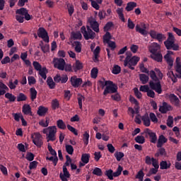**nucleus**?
<instances>
[{
	"label": "nucleus",
	"mask_w": 181,
	"mask_h": 181,
	"mask_svg": "<svg viewBox=\"0 0 181 181\" xmlns=\"http://www.w3.org/2000/svg\"><path fill=\"white\" fill-rule=\"evenodd\" d=\"M164 59H165V62H167V64H168V66H170V67L173 66V59H172V57H168V55L164 56Z\"/></svg>",
	"instance_id": "obj_48"
},
{
	"label": "nucleus",
	"mask_w": 181,
	"mask_h": 181,
	"mask_svg": "<svg viewBox=\"0 0 181 181\" xmlns=\"http://www.w3.org/2000/svg\"><path fill=\"white\" fill-rule=\"evenodd\" d=\"M174 43H175V36H173V34L172 33H168V37L167 40L164 42V45L167 50L172 49V47L173 46Z\"/></svg>",
	"instance_id": "obj_12"
},
{
	"label": "nucleus",
	"mask_w": 181,
	"mask_h": 181,
	"mask_svg": "<svg viewBox=\"0 0 181 181\" xmlns=\"http://www.w3.org/2000/svg\"><path fill=\"white\" fill-rule=\"evenodd\" d=\"M39 71L40 76L43 78L44 80H46L47 78V76L46 74H47V69L46 67L42 68Z\"/></svg>",
	"instance_id": "obj_35"
},
{
	"label": "nucleus",
	"mask_w": 181,
	"mask_h": 181,
	"mask_svg": "<svg viewBox=\"0 0 181 181\" xmlns=\"http://www.w3.org/2000/svg\"><path fill=\"white\" fill-rule=\"evenodd\" d=\"M71 36L74 38V40H81L83 37V35H81V33H80V31H78L76 33L72 32Z\"/></svg>",
	"instance_id": "obj_32"
},
{
	"label": "nucleus",
	"mask_w": 181,
	"mask_h": 181,
	"mask_svg": "<svg viewBox=\"0 0 181 181\" xmlns=\"http://www.w3.org/2000/svg\"><path fill=\"white\" fill-rule=\"evenodd\" d=\"M30 97L31 101H35L37 97V90H36V88L35 87L30 88Z\"/></svg>",
	"instance_id": "obj_22"
},
{
	"label": "nucleus",
	"mask_w": 181,
	"mask_h": 181,
	"mask_svg": "<svg viewBox=\"0 0 181 181\" xmlns=\"http://www.w3.org/2000/svg\"><path fill=\"white\" fill-rule=\"evenodd\" d=\"M148 74H150V77L153 81H158L159 78L156 76V73L153 70H151L150 72H148Z\"/></svg>",
	"instance_id": "obj_49"
},
{
	"label": "nucleus",
	"mask_w": 181,
	"mask_h": 181,
	"mask_svg": "<svg viewBox=\"0 0 181 181\" xmlns=\"http://www.w3.org/2000/svg\"><path fill=\"white\" fill-rule=\"evenodd\" d=\"M81 32L83 35L85 40H90H90H93V39H95V33L88 25L86 26H86H82L81 28Z\"/></svg>",
	"instance_id": "obj_3"
},
{
	"label": "nucleus",
	"mask_w": 181,
	"mask_h": 181,
	"mask_svg": "<svg viewBox=\"0 0 181 181\" xmlns=\"http://www.w3.org/2000/svg\"><path fill=\"white\" fill-rule=\"evenodd\" d=\"M90 75L92 78H97V76H98V69L97 68H93L90 71Z\"/></svg>",
	"instance_id": "obj_53"
},
{
	"label": "nucleus",
	"mask_w": 181,
	"mask_h": 181,
	"mask_svg": "<svg viewBox=\"0 0 181 181\" xmlns=\"http://www.w3.org/2000/svg\"><path fill=\"white\" fill-rule=\"evenodd\" d=\"M141 135H144L146 138L149 136L150 142H151V144H156L158 141V136H156V133L152 132L150 129H145Z\"/></svg>",
	"instance_id": "obj_4"
},
{
	"label": "nucleus",
	"mask_w": 181,
	"mask_h": 181,
	"mask_svg": "<svg viewBox=\"0 0 181 181\" xmlns=\"http://www.w3.org/2000/svg\"><path fill=\"white\" fill-rule=\"evenodd\" d=\"M60 107V103H59V100L57 99H54L52 101V110H57Z\"/></svg>",
	"instance_id": "obj_47"
},
{
	"label": "nucleus",
	"mask_w": 181,
	"mask_h": 181,
	"mask_svg": "<svg viewBox=\"0 0 181 181\" xmlns=\"http://www.w3.org/2000/svg\"><path fill=\"white\" fill-rule=\"evenodd\" d=\"M122 170H124V168L122 166L119 165L116 172L113 173V177H118V176H121V173H122Z\"/></svg>",
	"instance_id": "obj_40"
},
{
	"label": "nucleus",
	"mask_w": 181,
	"mask_h": 181,
	"mask_svg": "<svg viewBox=\"0 0 181 181\" xmlns=\"http://www.w3.org/2000/svg\"><path fill=\"white\" fill-rule=\"evenodd\" d=\"M159 111L161 114H166L168 111H172V106L166 102L163 103V105L160 106Z\"/></svg>",
	"instance_id": "obj_17"
},
{
	"label": "nucleus",
	"mask_w": 181,
	"mask_h": 181,
	"mask_svg": "<svg viewBox=\"0 0 181 181\" xmlns=\"http://www.w3.org/2000/svg\"><path fill=\"white\" fill-rule=\"evenodd\" d=\"M141 121H143L145 127H151V119H149V115L148 113H146L141 117Z\"/></svg>",
	"instance_id": "obj_20"
},
{
	"label": "nucleus",
	"mask_w": 181,
	"mask_h": 181,
	"mask_svg": "<svg viewBox=\"0 0 181 181\" xmlns=\"http://www.w3.org/2000/svg\"><path fill=\"white\" fill-rule=\"evenodd\" d=\"M150 81L149 86L151 90H153L156 91V93H158V94H162V85H160V81Z\"/></svg>",
	"instance_id": "obj_9"
},
{
	"label": "nucleus",
	"mask_w": 181,
	"mask_h": 181,
	"mask_svg": "<svg viewBox=\"0 0 181 181\" xmlns=\"http://www.w3.org/2000/svg\"><path fill=\"white\" fill-rule=\"evenodd\" d=\"M70 81L74 88H78V87L83 84V79L81 78H77L76 76L71 77Z\"/></svg>",
	"instance_id": "obj_14"
},
{
	"label": "nucleus",
	"mask_w": 181,
	"mask_h": 181,
	"mask_svg": "<svg viewBox=\"0 0 181 181\" xmlns=\"http://www.w3.org/2000/svg\"><path fill=\"white\" fill-rule=\"evenodd\" d=\"M98 16L100 21L103 19H105V16H107V13L104 10H101L98 13Z\"/></svg>",
	"instance_id": "obj_61"
},
{
	"label": "nucleus",
	"mask_w": 181,
	"mask_h": 181,
	"mask_svg": "<svg viewBox=\"0 0 181 181\" xmlns=\"http://www.w3.org/2000/svg\"><path fill=\"white\" fill-rule=\"evenodd\" d=\"M31 138L33 139V143L37 148H42L43 146V139L42 138V134H40V133H34L32 134Z\"/></svg>",
	"instance_id": "obj_5"
},
{
	"label": "nucleus",
	"mask_w": 181,
	"mask_h": 181,
	"mask_svg": "<svg viewBox=\"0 0 181 181\" xmlns=\"http://www.w3.org/2000/svg\"><path fill=\"white\" fill-rule=\"evenodd\" d=\"M156 158H159V156H166V150L163 147H160L158 149L156 153L155 154Z\"/></svg>",
	"instance_id": "obj_27"
},
{
	"label": "nucleus",
	"mask_w": 181,
	"mask_h": 181,
	"mask_svg": "<svg viewBox=\"0 0 181 181\" xmlns=\"http://www.w3.org/2000/svg\"><path fill=\"white\" fill-rule=\"evenodd\" d=\"M74 45H75V52H76V53H81V42L74 41Z\"/></svg>",
	"instance_id": "obj_37"
},
{
	"label": "nucleus",
	"mask_w": 181,
	"mask_h": 181,
	"mask_svg": "<svg viewBox=\"0 0 181 181\" xmlns=\"http://www.w3.org/2000/svg\"><path fill=\"white\" fill-rule=\"evenodd\" d=\"M112 73V74H119L121 73V66L118 65H114Z\"/></svg>",
	"instance_id": "obj_46"
},
{
	"label": "nucleus",
	"mask_w": 181,
	"mask_h": 181,
	"mask_svg": "<svg viewBox=\"0 0 181 181\" xmlns=\"http://www.w3.org/2000/svg\"><path fill=\"white\" fill-rule=\"evenodd\" d=\"M170 166H172V164L170 163H168L167 161L162 160L160 163V169H161L162 170H163L165 169H169V168H170Z\"/></svg>",
	"instance_id": "obj_31"
},
{
	"label": "nucleus",
	"mask_w": 181,
	"mask_h": 181,
	"mask_svg": "<svg viewBox=\"0 0 181 181\" xmlns=\"http://www.w3.org/2000/svg\"><path fill=\"white\" fill-rule=\"evenodd\" d=\"M66 6L68 8V12H69V16H71V15L74 13V6H73V4H67Z\"/></svg>",
	"instance_id": "obj_52"
},
{
	"label": "nucleus",
	"mask_w": 181,
	"mask_h": 181,
	"mask_svg": "<svg viewBox=\"0 0 181 181\" xmlns=\"http://www.w3.org/2000/svg\"><path fill=\"white\" fill-rule=\"evenodd\" d=\"M111 39H112L111 33H110V32H106L103 35V43H110V42H111Z\"/></svg>",
	"instance_id": "obj_34"
},
{
	"label": "nucleus",
	"mask_w": 181,
	"mask_h": 181,
	"mask_svg": "<svg viewBox=\"0 0 181 181\" xmlns=\"http://www.w3.org/2000/svg\"><path fill=\"white\" fill-rule=\"evenodd\" d=\"M83 67V63L78 60H76L75 64L73 65L74 71H78V70H81Z\"/></svg>",
	"instance_id": "obj_28"
},
{
	"label": "nucleus",
	"mask_w": 181,
	"mask_h": 181,
	"mask_svg": "<svg viewBox=\"0 0 181 181\" xmlns=\"http://www.w3.org/2000/svg\"><path fill=\"white\" fill-rule=\"evenodd\" d=\"M124 156H125V155L122 152L116 151L115 153V158H116L117 162H120Z\"/></svg>",
	"instance_id": "obj_43"
},
{
	"label": "nucleus",
	"mask_w": 181,
	"mask_h": 181,
	"mask_svg": "<svg viewBox=\"0 0 181 181\" xmlns=\"http://www.w3.org/2000/svg\"><path fill=\"white\" fill-rule=\"evenodd\" d=\"M166 142H168V139H166V137H165L163 134L160 135L157 141V148H162L163 146V144H166Z\"/></svg>",
	"instance_id": "obj_18"
},
{
	"label": "nucleus",
	"mask_w": 181,
	"mask_h": 181,
	"mask_svg": "<svg viewBox=\"0 0 181 181\" xmlns=\"http://www.w3.org/2000/svg\"><path fill=\"white\" fill-rule=\"evenodd\" d=\"M105 175L107 176V179H109V180H114V175H113L112 170H111V169L107 170L105 172Z\"/></svg>",
	"instance_id": "obj_36"
},
{
	"label": "nucleus",
	"mask_w": 181,
	"mask_h": 181,
	"mask_svg": "<svg viewBox=\"0 0 181 181\" xmlns=\"http://www.w3.org/2000/svg\"><path fill=\"white\" fill-rule=\"evenodd\" d=\"M66 127H67L69 131L72 132V134H75L76 136L78 135V132H77V129H76V128L73 127L70 124H67Z\"/></svg>",
	"instance_id": "obj_56"
},
{
	"label": "nucleus",
	"mask_w": 181,
	"mask_h": 181,
	"mask_svg": "<svg viewBox=\"0 0 181 181\" xmlns=\"http://www.w3.org/2000/svg\"><path fill=\"white\" fill-rule=\"evenodd\" d=\"M148 50L152 54L159 53V50H160V45L158 44V42H153L148 47Z\"/></svg>",
	"instance_id": "obj_16"
},
{
	"label": "nucleus",
	"mask_w": 181,
	"mask_h": 181,
	"mask_svg": "<svg viewBox=\"0 0 181 181\" xmlns=\"http://www.w3.org/2000/svg\"><path fill=\"white\" fill-rule=\"evenodd\" d=\"M57 127L59 129H66V124L64 123L63 119H58L57 121Z\"/></svg>",
	"instance_id": "obj_38"
},
{
	"label": "nucleus",
	"mask_w": 181,
	"mask_h": 181,
	"mask_svg": "<svg viewBox=\"0 0 181 181\" xmlns=\"http://www.w3.org/2000/svg\"><path fill=\"white\" fill-rule=\"evenodd\" d=\"M175 70L177 73H178L176 74V77H177V78H181V65H179V64L176 65Z\"/></svg>",
	"instance_id": "obj_60"
},
{
	"label": "nucleus",
	"mask_w": 181,
	"mask_h": 181,
	"mask_svg": "<svg viewBox=\"0 0 181 181\" xmlns=\"http://www.w3.org/2000/svg\"><path fill=\"white\" fill-rule=\"evenodd\" d=\"M151 59H153V60H155L158 63H160L163 59V57L162 56V54L160 53V52H158L156 54H151Z\"/></svg>",
	"instance_id": "obj_19"
},
{
	"label": "nucleus",
	"mask_w": 181,
	"mask_h": 181,
	"mask_svg": "<svg viewBox=\"0 0 181 181\" xmlns=\"http://www.w3.org/2000/svg\"><path fill=\"white\" fill-rule=\"evenodd\" d=\"M93 175H95V176H103V170L100 168H95L93 171Z\"/></svg>",
	"instance_id": "obj_50"
},
{
	"label": "nucleus",
	"mask_w": 181,
	"mask_h": 181,
	"mask_svg": "<svg viewBox=\"0 0 181 181\" xmlns=\"http://www.w3.org/2000/svg\"><path fill=\"white\" fill-rule=\"evenodd\" d=\"M134 141L136 142V144H140L142 145L145 142V137H144V136H137L135 137Z\"/></svg>",
	"instance_id": "obj_44"
},
{
	"label": "nucleus",
	"mask_w": 181,
	"mask_h": 181,
	"mask_svg": "<svg viewBox=\"0 0 181 181\" xmlns=\"http://www.w3.org/2000/svg\"><path fill=\"white\" fill-rule=\"evenodd\" d=\"M116 12L122 22H125V17L124 16V8H117Z\"/></svg>",
	"instance_id": "obj_26"
},
{
	"label": "nucleus",
	"mask_w": 181,
	"mask_h": 181,
	"mask_svg": "<svg viewBox=\"0 0 181 181\" xmlns=\"http://www.w3.org/2000/svg\"><path fill=\"white\" fill-rule=\"evenodd\" d=\"M42 134L47 135V142H54L56 141V134H57V127L56 126H49L47 128L43 129Z\"/></svg>",
	"instance_id": "obj_1"
},
{
	"label": "nucleus",
	"mask_w": 181,
	"mask_h": 181,
	"mask_svg": "<svg viewBox=\"0 0 181 181\" xmlns=\"http://www.w3.org/2000/svg\"><path fill=\"white\" fill-rule=\"evenodd\" d=\"M81 161L83 162V163H88V162H90V154L88 153L82 154Z\"/></svg>",
	"instance_id": "obj_41"
},
{
	"label": "nucleus",
	"mask_w": 181,
	"mask_h": 181,
	"mask_svg": "<svg viewBox=\"0 0 181 181\" xmlns=\"http://www.w3.org/2000/svg\"><path fill=\"white\" fill-rule=\"evenodd\" d=\"M112 26H114V23L112 22H107L105 24L104 29L105 31H108V30H110V29H111L112 28Z\"/></svg>",
	"instance_id": "obj_64"
},
{
	"label": "nucleus",
	"mask_w": 181,
	"mask_h": 181,
	"mask_svg": "<svg viewBox=\"0 0 181 181\" xmlns=\"http://www.w3.org/2000/svg\"><path fill=\"white\" fill-rule=\"evenodd\" d=\"M88 139H90V134L88 132H86L83 134V142L85 145H88Z\"/></svg>",
	"instance_id": "obj_58"
},
{
	"label": "nucleus",
	"mask_w": 181,
	"mask_h": 181,
	"mask_svg": "<svg viewBox=\"0 0 181 181\" xmlns=\"http://www.w3.org/2000/svg\"><path fill=\"white\" fill-rule=\"evenodd\" d=\"M127 28L132 30L135 28V23H134V22L132 21V20H131V18H129L127 21Z\"/></svg>",
	"instance_id": "obj_62"
},
{
	"label": "nucleus",
	"mask_w": 181,
	"mask_h": 181,
	"mask_svg": "<svg viewBox=\"0 0 181 181\" xmlns=\"http://www.w3.org/2000/svg\"><path fill=\"white\" fill-rule=\"evenodd\" d=\"M88 23L91 29H93L94 32H95L96 33H100V24L98 23V22H97V20H95V18H89Z\"/></svg>",
	"instance_id": "obj_13"
},
{
	"label": "nucleus",
	"mask_w": 181,
	"mask_h": 181,
	"mask_svg": "<svg viewBox=\"0 0 181 181\" xmlns=\"http://www.w3.org/2000/svg\"><path fill=\"white\" fill-rule=\"evenodd\" d=\"M69 80V77L67 75H62L60 76V74H57L54 77V81L55 83H62V84H64L65 83H67V81Z\"/></svg>",
	"instance_id": "obj_15"
},
{
	"label": "nucleus",
	"mask_w": 181,
	"mask_h": 181,
	"mask_svg": "<svg viewBox=\"0 0 181 181\" xmlns=\"http://www.w3.org/2000/svg\"><path fill=\"white\" fill-rule=\"evenodd\" d=\"M26 100H28V96H26L23 93H20L17 96L18 103H21V101H26Z\"/></svg>",
	"instance_id": "obj_39"
},
{
	"label": "nucleus",
	"mask_w": 181,
	"mask_h": 181,
	"mask_svg": "<svg viewBox=\"0 0 181 181\" xmlns=\"http://www.w3.org/2000/svg\"><path fill=\"white\" fill-rule=\"evenodd\" d=\"M5 98H7L10 103H15L16 101V96L10 93H5Z\"/></svg>",
	"instance_id": "obj_33"
},
{
	"label": "nucleus",
	"mask_w": 181,
	"mask_h": 181,
	"mask_svg": "<svg viewBox=\"0 0 181 181\" xmlns=\"http://www.w3.org/2000/svg\"><path fill=\"white\" fill-rule=\"evenodd\" d=\"M47 84L50 90H53L56 87V83L53 81V78L51 76L47 78Z\"/></svg>",
	"instance_id": "obj_30"
},
{
	"label": "nucleus",
	"mask_w": 181,
	"mask_h": 181,
	"mask_svg": "<svg viewBox=\"0 0 181 181\" xmlns=\"http://www.w3.org/2000/svg\"><path fill=\"white\" fill-rule=\"evenodd\" d=\"M134 8H136V3L134 1H130L127 4L125 9L127 12H131V11H134Z\"/></svg>",
	"instance_id": "obj_24"
},
{
	"label": "nucleus",
	"mask_w": 181,
	"mask_h": 181,
	"mask_svg": "<svg viewBox=\"0 0 181 181\" xmlns=\"http://www.w3.org/2000/svg\"><path fill=\"white\" fill-rule=\"evenodd\" d=\"M37 36L41 37L45 43H49V34L45 28L40 27L37 30Z\"/></svg>",
	"instance_id": "obj_11"
},
{
	"label": "nucleus",
	"mask_w": 181,
	"mask_h": 181,
	"mask_svg": "<svg viewBox=\"0 0 181 181\" xmlns=\"http://www.w3.org/2000/svg\"><path fill=\"white\" fill-rule=\"evenodd\" d=\"M47 111H49V109L47 107H45L43 106H40L38 107V110L37 112V114L40 117H45V115H46V113L47 112Z\"/></svg>",
	"instance_id": "obj_21"
},
{
	"label": "nucleus",
	"mask_w": 181,
	"mask_h": 181,
	"mask_svg": "<svg viewBox=\"0 0 181 181\" xmlns=\"http://www.w3.org/2000/svg\"><path fill=\"white\" fill-rule=\"evenodd\" d=\"M27 12H28V9L25 8H21L20 9H17L16 11V13L17 15H22L23 16H24Z\"/></svg>",
	"instance_id": "obj_51"
},
{
	"label": "nucleus",
	"mask_w": 181,
	"mask_h": 181,
	"mask_svg": "<svg viewBox=\"0 0 181 181\" xmlns=\"http://www.w3.org/2000/svg\"><path fill=\"white\" fill-rule=\"evenodd\" d=\"M118 91V86L114 83V82H112V84H108L104 91H103V95H108V94H115V93H117Z\"/></svg>",
	"instance_id": "obj_8"
},
{
	"label": "nucleus",
	"mask_w": 181,
	"mask_h": 181,
	"mask_svg": "<svg viewBox=\"0 0 181 181\" xmlns=\"http://www.w3.org/2000/svg\"><path fill=\"white\" fill-rule=\"evenodd\" d=\"M46 160H50L51 162H53L54 166H56V165H57V162H59V158H57V156H47L46 157Z\"/></svg>",
	"instance_id": "obj_45"
},
{
	"label": "nucleus",
	"mask_w": 181,
	"mask_h": 181,
	"mask_svg": "<svg viewBox=\"0 0 181 181\" xmlns=\"http://www.w3.org/2000/svg\"><path fill=\"white\" fill-rule=\"evenodd\" d=\"M148 29H149V24L145 23H141L140 25L137 24L136 25V32H138L143 36H146V35H148V31L146 30Z\"/></svg>",
	"instance_id": "obj_7"
},
{
	"label": "nucleus",
	"mask_w": 181,
	"mask_h": 181,
	"mask_svg": "<svg viewBox=\"0 0 181 181\" xmlns=\"http://www.w3.org/2000/svg\"><path fill=\"white\" fill-rule=\"evenodd\" d=\"M65 148L66 151L67 152V153H69V155H71L74 152V148L71 145H66Z\"/></svg>",
	"instance_id": "obj_55"
},
{
	"label": "nucleus",
	"mask_w": 181,
	"mask_h": 181,
	"mask_svg": "<svg viewBox=\"0 0 181 181\" xmlns=\"http://www.w3.org/2000/svg\"><path fill=\"white\" fill-rule=\"evenodd\" d=\"M53 64L54 69H57L58 70L63 71L64 70V66H66V61H64V59L63 58H54Z\"/></svg>",
	"instance_id": "obj_6"
},
{
	"label": "nucleus",
	"mask_w": 181,
	"mask_h": 181,
	"mask_svg": "<svg viewBox=\"0 0 181 181\" xmlns=\"http://www.w3.org/2000/svg\"><path fill=\"white\" fill-rule=\"evenodd\" d=\"M167 125L170 128H172V125H173V117L172 116H168V118L167 119Z\"/></svg>",
	"instance_id": "obj_63"
},
{
	"label": "nucleus",
	"mask_w": 181,
	"mask_h": 181,
	"mask_svg": "<svg viewBox=\"0 0 181 181\" xmlns=\"http://www.w3.org/2000/svg\"><path fill=\"white\" fill-rule=\"evenodd\" d=\"M6 91H9V88L5 83L0 82V95L6 94Z\"/></svg>",
	"instance_id": "obj_23"
},
{
	"label": "nucleus",
	"mask_w": 181,
	"mask_h": 181,
	"mask_svg": "<svg viewBox=\"0 0 181 181\" xmlns=\"http://www.w3.org/2000/svg\"><path fill=\"white\" fill-rule=\"evenodd\" d=\"M139 69L141 71V73H146V74H149V70L148 69L145 68V65L144 63L140 64Z\"/></svg>",
	"instance_id": "obj_59"
},
{
	"label": "nucleus",
	"mask_w": 181,
	"mask_h": 181,
	"mask_svg": "<svg viewBox=\"0 0 181 181\" xmlns=\"http://www.w3.org/2000/svg\"><path fill=\"white\" fill-rule=\"evenodd\" d=\"M22 112L25 115H29V114H32V108L30 107V105H24L23 106Z\"/></svg>",
	"instance_id": "obj_29"
},
{
	"label": "nucleus",
	"mask_w": 181,
	"mask_h": 181,
	"mask_svg": "<svg viewBox=\"0 0 181 181\" xmlns=\"http://www.w3.org/2000/svg\"><path fill=\"white\" fill-rule=\"evenodd\" d=\"M139 80L141 81L142 84H146L149 81V76L145 74H140L139 75Z\"/></svg>",
	"instance_id": "obj_25"
},
{
	"label": "nucleus",
	"mask_w": 181,
	"mask_h": 181,
	"mask_svg": "<svg viewBox=\"0 0 181 181\" xmlns=\"http://www.w3.org/2000/svg\"><path fill=\"white\" fill-rule=\"evenodd\" d=\"M111 98L114 101H117L118 103V102L121 101V95H119V93H117L114 95H112Z\"/></svg>",
	"instance_id": "obj_54"
},
{
	"label": "nucleus",
	"mask_w": 181,
	"mask_h": 181,
	"mask_svg": "<svg viewBox=\"0 0 181 181\" xmlns=\"http://www.w3.org/2000/svg\"><path fill=\"white\" fill-rule=\"evenodd\" d=\"M149 35L152 39H156L159 42V43H162L163 40H165L166 35L162 33H157L156 31L151 30L149 33Z\"/></svg>",
	"instance_id": "obj_10"
},
{
	"label": "nucleus",
	"mask_w": 181,
	"mask_h": 181,
	"mask_svg": "<svg viewBox=\"0 0 181 181\" xmlns=\"http://www.w3.org/2000/svg\"><path fill=\"white\" fill-rule=\"evenodd\" d=\"M169 98L171 103H175V104H178V103L180 102L179 98H177V96H176V95L173 93L170 94Z\"/></svg>",
	"instance_id": "obj_42"
},
{
	"label": "nucleus",
	"mask_w": 181,
	"mask_h": 181,
	"mask_svg": "<svg viewBox=\"0 0 181 181\" xmlns=\"http://www.w3.org/2000/svg\"><path fill=\"white\" fill-rule=\"evenodd\" d=\"M132 57V54L129 53V54H128L127 56V57L125 58L124 60V66H125V67H129V69H130V70H135V66L136 64H138V62H139V57H136V56H134Z\"/></svg>",
	"instance_id": "obj_2"
},
{
	"label": "nucleus",
	"mask_w": 181,
	"mask_h": 181,
	"mask_svg": "<svg viewBox=\"0 0 181 181\" xmlns=\"http://www.w3.org/2000/svg\"><path fill=\"white\" fill-rule=\"evenodd\" d=\"M33 66L35 70H36L37 71H39L42 69V65H40V64L36 61H34L33 62Z\"/></svg>",
	"instance_id": "obj_57"
}]
</instances>
